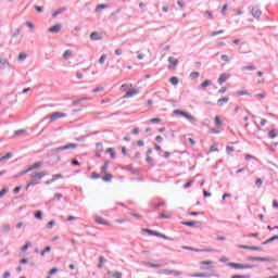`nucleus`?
Returning a JSON list of instances; mask_svg holds the SVG:
<instances>
[{
	"instance_id": "nucleus-15",
	"label": "nucleus",
	"mask_w": 278,
	"mask_h": 278,
	"mask_svg": "<svg viewBox=\"0 0 278 278\" xmlns=\"http://www.w3.org/2000/svg\"><path fill=\"white\" fill-rule=\"evenodd\" d=\"M110 168V162L109 161H105L104 162V165L101 167V174L102 175H108V169Z\"/></svg>"
},
{
	"instance_id": "nucleus-55",
	"label": "nucleus",
	"mask_w": 278,
	"mask_h": 278,
	"mask_svg": "<svg viewBox=\"0 0 278 278\" xmlns=\"http://www.w3.org/2000/svg\"><path fill=\"white\" fill-rule=\"evenodd\" d=\"M225 30H218V31H213L211 33V36H219V34H224Z\"/></svg>"
},
{
	"instance_id": "nucleus-23",
	"label": "nucleus",
	"mask_w": 278,
	"mask_h": 278,
	"mask_svg": "<svg viewBox=\"0 0 278 278\" xmlns=\"http://www.w3.org/2000/svg\"><path fill=\"white\" fill-rule=\"evenodd\" d=\"M275 240H278V236H274L266 241L263 242V244H270V242H275Z\"/></svg>"
},
{
	"instance_id": "nucleus-8",
	"label": "nucleus",
	"mask_w": 278,
	"mask_h": 278,
	"mask_svg": "<svg viewBox=\"0 0 278 278\" xmlns=\"http://www.w3.org/2000/svg\"><path fill=\"white\" fill-rule=\"evenodd\" d=\"M168 62H169V65H168L169 71H174L175 66H177V64H179V61L173 56L168 58Z\"/></svg>"
},
{
	"instance_id": "nucleus-61",
	"label": "nucleus",
	"mask_w": 278,
	"mask_h": 278,
	"mask_svg": "<svg viewBox=\"0 0 278 278\" xmlns=\"http://www.w3.org/2000/svg\"><path fill=\"white\" fill-rule=\"evenodd\" d=\"M227 8H228V5H227V4H224V7H223V9H222V14H226Z\"/></svg>"
},
{
	"instance_id": "nucleus-2",
	"label": "nucleus",
	"mask_w": 278,
	"mask_h": 278,
	"mask_svg": "<svg viewBox=\"0 0 278 278\" xmlns=\"http://www.w3.org/2000/svg\"><path fill=\"white\" fill-rule=\"evenodd\" d=\"M174 114L176 116H184L185 118H187V121H189L190 123H195L197 118H194V116H192V114L187 113L185 111H179V110H175Z\"/></svg>"
},
{
	"instance_id": "nucleus-44",
	"label": "nucleus",
	"mask_w": 278,
	"mask_h": 278,
	"mask_svg": "<svg viewBox=\"0 0 278 278\" xmlns=\"http://www.w3.org/2000/svg\"><path fill=\"white\" fill-rule=\"evenodd\" d=\"M54 226H55V222L50 220V222L47 224V229H53Z\"/></svg>"
},
{
	"instance_id": "nucleus-46",
	"label": "nucleus",
	"mask_w": 278,
	"mask_h": 278,
	"mask_svg": "<svg viewBox=\"0 0 278 278\" xmlns=\"http://www.w3.org/2000/svg\"><path fill=\"white\" fill-rule=\"evenodd\" d=\"M243 71H256V67L253 65H248V66L243 67Z\"/></svg>"
},
{
	"instance_id": "nucleus-57",
	"label": "nucleus",
	"mask_w": 278,
	"mask_h": 278,
	"mask_svg": "<svg viewBox=\"0 0 278 278\" xmlns=\"http://www.w3.org/2000/svg\"><path fill=\"white\" fill-rule=\"evenodd\" d=\"M223 62H229V56L227 54L222 55Z\"/></svg>"
},
{
	"instance_id": "nucleus-60",
	"label": "nucleus",
	"mask_w": 278,
	"mask_h": 278,
	"mask_svg": "<svg viewBox=\"0 0 278 278\" xmlns=\"http://www.w3.org/2000/svg\"><path fill=\"white\" fill-rule=\"evenodd\" d=\"M99 174H97V173H92L91 174V179H99Z\"/></svg>"
},
{
	"instance_id": "nucleus-12",
	"label": "nucleus",
	"mask_w": 278,
	"mask_h": 278,
	"mask_svg": "<svg viewBox=\"0 0 278 278\" xmlns=\"http://www.w3.org/2000/svg\"><path fill=\"white\" fill-rule=\"evenodd\" d=\"M252 16H254V18H260L262 16V10L257 7L252 8Z\"/></svg>"
},
{
	"instance_id": "nucleus-18",
	"label": "nucleus",
	"mask_w": 278,
	"mask_h": 278,
	"mask_svg": "<svg viewBox=\"0 0 278 278\" xmlns=\"http://www.w3.org/2000/svg\"><path fill=\"white\" fill-rule=\"evenodd\" d=\"M217 103L220 105V108H223V105H225V103H229V97L218 99Z\"/></svg>"
},
{
	"instance_id": "nucleus-62",
	"label": "nucleus",
	"mask_w": 278,
	"mask_h": 278,
	"mask_svg": "<svg viewBox=\"0 0 278 278\" xmlns=\"http://www.w3.org/2000/svg\"><path fill=\"white\" fill-rule=\"evenodd\" d=\"M61 197H62V193H56V194H54V201H55V200L60 201Z\"/></svg>"
},
{
	"instance_id": "nucleus-29",
	"label": "nucleus",
	"mask_w": 278,
	"mask_h": 278,
	"mask_svg": "<svg viewBox=\"0 0 278 278\" xmlns=\"http://www.w3.org/2000/svg\"><path fill=\"white\" fill-rule=\"evenodd\" d=\"M132 84H123L122 86H121V90H122V92H125V89L126 88H132Z\"/></svg>"
},
{
	"instance_id": "nucleus-47",
	"label": "nucleus",
	"mask_w": 278,
	"mask_h": 278,
	"mask_svg": "<svg viewBox=\"0 0 278 278\" xmlns=\"http://www.w3.org/2000/svg\"><path fill=\"white\" fill-rule=\"evenodd\" d=\"M147 266H151V268H160V264H155V263H146Z\"/></svg>"
},
{
	"instance_id": "nucleus-28",
	"label": "nucleus",
	"mask_w": 278,
	"mask_h": 278,
	"mask_svg": "<svg viewBox=\"0 0 278 278\" xmlns=\"http://www.w3.org/2000/svg\"><path fill=\"white\" fill-rule=\"evenodd\" d=\"M10 189L8 187H4L1 191H0V199H3V197H5V194H8V191Z\"/></svg>"
},
{
	"instance_id": "nucleus-52",
	"label": "nucleus",
	"mask_w": 278,
	"mask_h": 278,
	"mask_svg": "<svg viewBox=\"0 0 278 278\" xmlns=\"http://www.w3.org/2000/svg\"><path fill=\"white\" fill-rule=\"evenodd\" d=\"M51 251V247H46L45 250L41 252V255L45 256L47 253Z\"/></svg>"
},
{
	"instance_id": "nucleus-49",
	"label": "nucleus",
	"mask_w": 278,
	"mask_h": 278,
	"mask_svg": "<svg viewBox=\"0 0 278 278\" xmlns=\"http://www.w3.org/2000/svg\"><path fill=\"white\" fill-rule=\"evenodd\" d=\"M53 181H58V179H62V174H55L52 176Z\"/></svg>"
},
{
	"instance_id": "nucleus-50",
	"label": "nucleus",
	"mask_w": 278,
	"mask_h": 278,
	"mask_svg": "<svg viewBox=\"0 0 278 278\" xmlns=\"http://www.w3.org/2000/svg\"><path fill=\"white\" fill-rule=\"evenodd\" d=\"M150 123H152V124H154V123H162V118H160V117L151 118Z\"/></svg>"
},
{
	"instance_id": "nucleus-35",
	"label": "nucleus",
	"mask_w": 278,
	"mask_h": 278,
	"mask_svg": "<svg viewBox=\"0 0 278 278\" xmlns=\"http://www.w3.org/2000/svg\"><path fill=\"white\" fill-rule=\"evenodd\" d=\"M35 218H37L38 220H42V211H37L35 213Z\"/></svg>"
},
{
	"instance_id": "nucleus-53",
	"label": "nucleus",
	"mask_w": 278,
	"mask_h": 278,
	"mask_svg": "<svg viewBox=\"0 0 278 278\" xmlns=\"http://www.w3.org/2000/svg\"><path fill=\"white\" fill-rule=\"evenodd\" d=\"M7 64H8V61L0 59V68H5Z\"/></svg>"
},
{
	"instance_id": "nucleus-26",
	"label": "nucleus",
	"mask_w": 278,
	"mask_h": 278,
	"mask_svg": "<svg viewBox=\"0 0 278 278\" xmlns=\"http://www.w3.org/2000/svg\"><path fill=\"white\" fill-rule=\"evenodd\" d=\"M263 185H264V180H262V178H256L255 180L256 188H262Z\"/></svg>"
},
{
	"instance_id": "nucleus-38",
	"label": "nucleus",
	"mask_w": 278,
	"mask_h": 278,
	"mask_svg": "<svg viewBox=\"0 0 278 278\" xmlns=\"http://www.w3.org/2000/svg\"><path fill=\"white\" fill-rule=\"evenodd\" d=\"M200 264H201V266H212V264H214V262H212V261H202Z\"/></svg>"
},
{
	"instance_id": "nucleus-58",
	"label": "nucleus",
	"mask_w": 278,
	"mask_h": 278,
	"mask_svg": "<svg viewBox=\"0 0 278 278\" xmlns=\"http://www.w3.org/2000/svg\"><path fill=\"white\" fill-rule=\"evenodd\" d=\"M58 268L56 267H54V268H52L50 271H49V275H55V273H58Z\"/></svg>"
},
{
	"instance_id": "nucleus-56",
	"label": "nucleus",
	"mask_w": 278,
	"mask_h": 278,
	"mask_svg": "<svg viewBox=\"0 0 278 278\" xmlns=\"http://www.w3.org/2000/svg\"><path fill=\"white\" fill-rule=\"evenodd\" d=\"M225 92H227V87H222V88L218 90V93H219V94H225Z\"/></svg>"
},
{
	"instance_id": "nucleus-64",
	"label": "nucleus",
	"mask_w": 278,
	"mask_h": 278,
	"mask_svg": "<svg viewBox=\"0 0 278 278\" xmlns=\"http://www.w3.org/2000/svg\"><path fill=\"white\" fill-rule=\"evenodd\" d=\"M273 207H275L276 210H278V202L276 200L273 201Z\"/></svg>"
},
{
	"instance_id": "nucleus-32",
	"label": "nucleus",
	"mask_w": 278,
	"mask_h": 278,
	"mask_svg": "<svg viewBox=\"0 0 278 278\" xmlns=\"http://www.w3.org/2000/svg\"><path fill=\"white\" fill-rule=\"evenodd\" d=\"M149 235H150V236H156L157 238H164L163 235H161V233L157 232V231H153V230L149 231Z\"/></svg>"
},
{
	"instance_id": "nucleus-34",
	"label": "nucleus",
	"mask_w": 278,
	"mask_h": 278,
	"mask_svg": "<svg viewBox=\"0 0 278 278\" xmlns=\"http://www.w3.org/2000/svg\"><path fill=\"white\" fill-rule=\"evenodd\" d=\"M71 55H73V52L71 50H66L64 53H63V58L65 60H67V58H71Z\"/></svg>"
},
{
	"instance_id": "nucleus-48",
	"label": "nucleus",
	"mask_w": 278,
	"mask_h": 278,
	"mask_svg": "<svg viewBox=\"0 0 278 278\" xmlns=\"http://www.w3.org/2000/svg\"><path fill=\"white\" fill-rule=\"evenodd\" d=\"M103 90H105V88H103V87H97L96 89L92 90V92H93V93L103 92Z\"/></svg>"
},
{
	"instance_id": "nucleus-11",
	"label": "nucleus",
	"mask_w": 278,
	"mask_h": 278,
	"mask_svg": "<svg viewBox=\"0 0 278 278\" xmlns=\"http://www.w3.org/2000/svg\"><path fill=\"white\" fill-rule=\"evenodd\" d=\"M229 77H231V75L227 74V73L219 75L218 85L223 86V84H225V81H227V79H229Z\"/></svg>"
},
{
	"instance_id": "nucleus-20",
	"label": "nucleus",
	"mask_w": 278,
	"mask_h": 278,
	"mask_svg": "<svg viewBox=\"0 0 278 278\" xmlns=\"http://www.w3.org/2000/svg\"><path fill=\"white\" fill-rule=\"evenodd\" d=\"M169 84L172 86H177V84H179V78H177L176 76H173L169 78Z\"/></svg>"
},
{
	"instance_id": "nucleus-10",
	"label": "nucleus",
	"mask_w": 278,
	"mask_h": 278,
	"mask_svg": "<svg viewBox=\"0 0 278 278\" xmlns=\"http://www.w3.org/2000/svg\"><path fill=\"white\" fill-rule=\"evenodd\" d=\"M90 40H103V34L99 31H92L90 34Z\"/></svg>"
},
{
	"instance_id": "nucleus-5",
	"label": "nucleus",
	"mask_w": 278,
	"mask_h": 278,
	"mask_svg": "<svg viewBox=\"0 0 278 278\" xmlns=\"http://www.w3.org/2000/svg\"><path fill=\"white\" fill-rule=\"evenodd\" d=\"M228 266H230V268H236L237 270H244V269L253 268V266H251V265H244V264H240V263H229Z\"/></svg>"
},
{
	"instance_id": "nucleus-17",
	"label": "nucleus",
	"mask_w": 278,
	"mask_h": 278,
	"mask_svg": "<svg viewBox=\"0 0 278 278\" xmlns=\"http://www.w3.org/2000/svg\"><path fill=\"white\" fill-rule=\"evenodd\" d=\"M112 179H114V176L110 173L104 174V176L102 177V181H105L106 184L112 181Z\"/></svg>"
},
{
	"instance_id": "nucleus-37",
	"label": "nucleus",
	"mask_w": 278,
	"mask_h": 278,
	"mask_svg": "<svg viewBox=\"0 0 278 278\" xmlns=\"http://www.w3.org/2000/svg\"><path fill=\"white\" fill-rule=\"evenodd\" d=\"M268 136H269V138H277V132L275 131V129H270L268 131Z\"/></svg>"
},
{
	"instance_id": "nucleus-45",
	"label": "nucleus",
	"mask_w": 278,
	"mask_h": 278,
	"mask_svg": "<svg viewBox=\"0 0 278 278\" xmlns=\"http://www.w3.org/2000/svg\"><path fill=\"white\" fill-rule=\"evenodd\" d=\"M113 278H123V273L121 271L113 273Z\"/></svg>"
},
{
	"instance_id": "nucleus-19",
	"label": "nucleus",
	"mask_w": 278,
	"mask_h": 278,
	"mask_svg": "<svg viewBox=\"0 0 278 278\" xmlns=\"http://www.w3.org/2000/svg\"><path fill=\"white\" fill-rule=\"evenodd\" d=\"M13 155L12 152H8L5 155L0 156V162H5V160L12 159Z\"/></svg>"
},
{
	"instance_id": "nucleus-14",
	"label": "nucleus",
	"mask_w": 278,
	"mask_h": 278,
	"mask_svg": "<svg viewBox=\"0 0 278 278\" xmlns=\"http://www.w3.org/2000/svg\"><path fill=\"white\" fill-rule=\"evenodd\" d=\"M94 222L98 224V225H106L109 226L110 223H108V220H105L103 217L101 216H96L94 217Z\"/></svg>"
},
{
	"instance_id": "nucleus-30",
	"label": "nucleus",
	"mask_w": 278,
	"mask_h": 278,
	"mask_svg": "<svg viewBox=\"0 0 278 278\" xmlns=\"http://www.w3.org/2000/svg\"><path fill=\"white\" fill-rule=\"evenodd\" d=\"M105 60H108V55L106 54H102L99 59V64H105Z\"/></svg>"
},
{
	"instance_id": "nucleus-33",
	"label": "nucleus",
	"mask_w": 278,
	"mask_h": 278,
	"mask_svg": "<svg viewBox=\"0 0 278 278\" xmlns=\"http://www.w3.org/2000/svg\"><path fill=\"white\" fill-rule=\"evenodd\" d=\"M105 8H108V4H99V5L96 8V12H101V10H105Z\"/></svg>"
},
{
	"instance_id": "nucleus-9",
	"label": "nucleus",
	"mask_w": 278,
	"mask_h": 278,
	"mask_svg": "<svg viewBox=\"0 0 278 278\" xmlns=\"http://www.w3.org/2000/svg\"><path fill=\"white\" fill-rule=\"evenodd\" d=\"M163 275H174V277H180V275H184V273L173 269H163Z\"/></svg>"
},
{
	"instance_id": "nucleus-24",
	"label": "nucleus",
	"mask_w": 278,
	"mask_h": 278,
	"mask_svg": "<svg viewBox=\"0 0 278 278\" xmlns=\"http://www.w3.org/2000/svg\"><path fill=\"white\" fill-rule=\"evenodd\" d=\"M210 151H211V153H216V151H218V143H213L210 147Z\"/></svg>"
},
{
	"instance_id": "nucleus-13",
	"label": "nucleus",
	"mask_w": 278,
	"mask_h": 278,
	"mask_svg": "<svg viewBox=\"0 0 278 278\" xmlns=\"http://www.w3.org/2000/svg\"><path fill=\"white\" fill-rule=\"evenodd\" d=\"M68 149H77V144L70 143V144H66V146H62V147L58 148V151H66Z\"/></svg>"
},
{
	"instance_id": "nucleus-36",
	"label": "nucleus",
	"mask_w": 278,
	"mask_h": 278,
	"mask_svg": "<svg viewBox=\"0 0 278 278\" xmlns=\"http://www.w3.org/2000/svg\"><path fill=\"white\" fill-rule=\"evenodd\" d=\"M202 88H207V86H212V80H204L202 84H201Z\"/></svg>"
},
{
	"instance_id": "nucleus-63",
	"label": "nucleus",
	"mask_w": 278,
	"mask_h": 278,
	"mask_svg": "<svg viewBox=\"0 0 278 278\" xmlns=\"http://www.w3.org/2000/svg\"><path fill=\"white\" fill-rule=\"evenodd\" d=\"M231 278H250V276H240V275H235Z\"/></svg>"
},
{
	"instance_id": "nucleus-6",
	"label": "nucleus",
	"mask_w": 278,
	"mask_h": 278,
	"mask_svg": "<svg viewBox=\"0 0 278 278\" xmlns=\"http://www.w3.org/2000/svg\"><path fill=\"white\" fill-rule=\"evenodd\" d=\"M137 94H140V89L135 88V89L128 90L123 98L124 99H134V97H137Z\"/></svg>"
},
{
	"instance_id": "nucleus-59",
	"label": "nucleus",
	"mask_w": 278,
	"mask_h": 278,
	"mask_svg": "<svg viewBox=\"0 0 278 278\" xmlns=\"http://www.w3.org/2000/svg\"><path fill=\"white\" fill-rule=\"evenodd\" d=\"M83 99H76L73 101V105H78V103H81Z\"/></svg>"
},
{
	"instance_id": "nucleus-31",
	"label": "nucleus",
	"mask_w": 278,
	"mask_h": 278,
	"mask_svg": "<svg viewBox=\"0 0 278 278\" xmlns=\"http://www.w3.org/2000/svg\"><path fill=\"white\" fill-rule=\"evenodd\" d=\"M253 262H268L266 257H252Z\"/></svg>"
},
{
	"instance_id": "nucleus-21",
	"label": "nucleus",
	"mask_w": 278,
	"mask_h": 278,
	"mask_svg": "<svg viewBox=\"0 0 278 278\" xmlns=\"http://www.w3.org/2000/svg\"><path fill=\"white\" fill-rule=\"evenodd\" d=\"M106 153L110 154L112 160L116 159V153L114 152V149H112V148L106 149Z\"/></svg>"
},
{
	"instance_id": "nucleus-16",
	"label": "nucleus",
	"mask_w": 278,
	"mask_h": 278,
	"mask_svg": "<svg viewBox=\"0 0 278 278\" xmlns=\"http://www.w3.org/2000/svg\"><path fill=\"white\" fill-rule=\"evenodd\" d=\"M239 249H247L249 251H262L260 247L239 245Z\"/></svg>"
},
{
	"instance_id": "nucleus-43",
	"label": "nucleus",
	"mask_w": 278,
	"mask_h": 278,
	"mask_svg": "<svg viewBox=\"0 0 278 278\" xmlns=\"http://www.w3.org/2000/svg\"><path fill=\"white\" fill-rule=\"evenodd\" d=\"M2 231H3L4 233H8V231H10V224L3 225Z\"/></svg>"
},
{
	"instance_id": "nucleus-4",
	"label": "nucleus",
	"mask_w": 278,
	"mask_h": 278,
	"mask_svg": "<svg viewBox=\"0 0 278 278\" xmlns=\"http://www.w3.org/2000/svg\"><path fill=\"white\" fill-rule=\"evenodd\" d=\"M50 123H55V121L60 119V118H66V113H62V112H54L52 114H50Z\"/></svg>"
},
{
	"instance_id": "nucleus-41",
	"label": "nucleus",
	"mask_w": 278,
	"mask_h": 278,
	"mask_svg": "<svg viewBox=\"0 0 278 278\" xmlns=\"http://www.w3.org/2000/svg\"><path fill=\"white\" fill-rule=\"evenodd\" d=\"M20 61H23V60H27V54H25L24 52H21L18 54V58H17Z\"/></svg>"
},
{
	"instance_id": "nucleus-27",
	"label": "nucleus",
	"mask_w": 278,
	"mask_h": 278,
	"mask_svg": "<svg viewBox=\"0 0 278 278\" xmlns=\"http://www.w3.org/2000/svg\"><path fill=\"white\" fill-rule=\"evenodd\" d=\"M62 12H66V9L62 8V9L56 10L54 13H52L53 18H55V16H58V14H62Z\"/></svg>"
},
{
	"instance_id": "nucleus-25",
	"label": "nucleus",
	"mask_w": 278,
	"mask_h": 278,
	"mask_svg": "<svg viewBox=\"0 0 278 278\" xmlns=\"http://www.w3.org/2000/svg\"><path fill=\"white\" fill-rule=\"evenodd\" d=\"M215 125L217 127H220L223 125V119H220V116L218 115L215 116Z\"/></svg>"
},
{
	"instance_id": "nucleus-42",
	"label": "nucleus",
	"mask_w": 278,
	"mask_h": 278,
	"mask_svg": "<svg viewBox=\"0 0 278 278\" xmlns=\"http://www.w3.org/2000/svg\"><path fill=\"white\" fill-rule=\"evenodd\" d=\"M237 94L239 96V97H249V92L248 91H237Z\"/></svg>"
},
{
	"instance_id": "nucleus-51",
	"label": "nucleus",
	"mask_w": 278,
	"mask_h": 278,
	"mask_svg": "<svg viewBox=\"0 0 278 278\" xmlns=\"http://www.w3.org/2000/svg\"><path fill=\"white\" fill-rule=\"evenodd\" d=\"M191 277H207V276L203 273H197V274H191Z\"/></svg>"
},
{
	"instance_id": "nucleus-40",
	"label": "nucleus",
	"mask_w": 278,
	"mask_h": 278,
	"mask_svg": "<svg viewBox=\"0 0 278 278\" xmlns=\"http://www.w3.org/2000/svg\"><path fill=\"white\" fill-rule=\"evenodd\" d=\"M199 75H201L199 72H192L190 74L191 79H198Z\"/></svg>"
},
{
	"instance_id": "nucleus-39",
	"label": "nucleus",
	"mask_w": 278,
	"mask_h": 278,
	"mask_svg": "<svg viewBox=\"0 0 278 278\" xmlns=\"http://www.w3.org/2000/svg\"><path fill=\"white\" fill-rule=\"evenodd\" d=\"M236 151V148L231 147V146H227L226 147V152L229 153H233Z\"/></svg>"
},
{
	"instance_id": "nucleus-1",
	"label": "nucleus",
	"mask_w": 278,
	"mask_h": 278,
	"mask_svg": "<svg viewBox=\"0 0 278 278\" xmlns=\"http://www.w3.org/2000/svg\"><path fill=\"white\" fill-rule=\"evenodd\" d=\"M43 177H47V170L29 172L28 182L26 184V190H29L31 186H38L42 181Z\"/></svg>"
},
{
	"instance_id": "nucleus-54",
	"label": "nucleus",
	"mask_w": 278,
	"mask_h": 278,
	"mask_svg": "<svg viewBox=\"0 0 278 278\" xmlns=\"http://www.w3.org/2000/svg\"><path fill=\"white\" fill-rule=\"evenodd\" d=\"M29 247H31V242H27V243L22 248V251H27V249H29Z\"/></svg>"
},
{
	"instance_id": "nucleus-3",
	"label": "nucleus",
	"mask_w": 278,
	"mask_h": 278,
	"mask_svg": "<svg viewBox=\"0 0 278 278\" xmlns=\"http://www.w3.org/2000/svg\"><path fill=\"white\" fill-rule=\"evenodd\" d=\"M40 166H42V162H37L30 165L28 168L22 170L20 175L23 176L27 175V173H34L36 169L40 168Z\"/></svg>"
},
{
	"instance_id": "nucleus-7",
	"label": "nucleus",
	"mask_w": 278,
	"mask_h": 278,
	"mask_svg": "<svg viewBox=\"0 0 278 278\" xmlns=\"http://www.w3.org/2000/svg\"><path fill=\"white\" fill-rule=\"evenodd\" d=\"M48 31L50 34H60V31H62V24H55L54 26H51L48 28Z\"/></svg>"
},
{
	"instance_id": "nucleus-22",
	"label": "nucleus",
	"mask_w": 278,
	"mask_h": 278,
	"mask_svg": "<svg viewBox=\"0 0 278 278\" xmlns=\"http://www.w3.org/2000/svg\"><path fill=\"white\" fill-rule=\"evenodd\" d=\"M181 225H185L186 227H194V225H197V222H182Z\"/></svg>"
}]
</instances>
